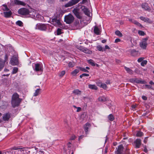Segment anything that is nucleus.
<instances>
[{"label":"nucleus","instance_id":"13","mask_svg":"<svg viewBox=\"0 0 154 154\" xmlns=\"http://www.w3.org/2000/svg\"><path fill=\"white\" fill-rule=\"evenodd\" d=\"M134 145L135 148H140V146L141 145V140L139 139H137L134 142Z\"/></svg>","mask_w":154,"mask_h":154},{"label":"nucleus","instance_id":"6","mask_svg":"<svg viewBox=\"0 0 154 154\" xmlns=\"http://www.w3.org/2000/svg\"><path fill=\"white\" fill-rule=\"evenodd\" d=\"M148 38H143L140 43V47L143 49H145L147 45V41Z\"/></svg>","mask_w":154,"mask_h":154},{"label":"nucleus","instance_id":"60","mask_svg":"<svg viewBox=\"0 0 154 154\" xmlns=\"http://www.w3.org/2000/svg\"><path fill=\"white\" fill-rule=\"evenodd\" d=\"M71 143L70 142H69L68 143L67 145L68 147H71L70 144Z\"/></svg>","mask_w":154,"mask_h":154},{"label":"nucleus","instance_id":"37","mask_svg":"<svg viewBox=\"0 0 154 154\" xmlns=\"http://www.w3.org/2000/svg\"><path fill=\"white\" fill-rule=\"evenodd\" d=\"M108 119L110 121H112L114 119L113 115L111 114H110L108 117Z\"/></svg>","mask_w":154,"mask_h":154},{"label":"nucleus","instance_id":"22","mask_svg":"<svg viewBox=\"0 0 154 154\" xmlns=\"http://www.w3.org/2000/svg\"><path fill=\"white\" fill-rule=\"evenodd\" d=\"M5 66V62L1 59H0V71Z\"/></svg>","mask_w":154,"mask_h":154},{"label":"nucleus","instance_id":"32","mask_svg":"<svg viewBox=\"0 0 154 154\" xmlns=\"http://www.w3.org/2000/svg\"><path fill=\"white\" fill-rule=\"evenodd\" d=\"M88 62L90 64L93 66H95L96 64H97L95 63L94 61L92 60H89L88 61Z\"/></svg>","mask_w":154,"mask_h":154},{"label":"nucleus","instance_id":"30","mask_svg":"<svg viewBox=\"0 0 154 154\" xmlns=\"http://www.w3.org/2000/svg\"><path fill=\"white\" fill-rule=\"evenodd\" d=\"M78 69H79L80 70L86 72H88V71L86 69L84 68H82L81 67H77Z\"/></svg>","mask_w":154,"mask_h":154},{"label":"nucleus","instance_id":"49","mask_svg":"<svg viewBox=\"0 0 154 154\" xmlns=\"http://www.w3.org/2000/svg\"><path fill=\"white\" fill-rule=\"evenodd\" d=\"M8 59V56L7 54H6L5 55V60L4 61H3V62H4L5 63V62H6Z\"/></svg>","mask_w":154,"mask_h":154},{"label":"nucleus","instance_id":"31","mask_svg":"<svg viewBox=\"0 0 154 154\" xmlns=\"http://www.w3.org/2000/svg\"><path fill=\"white\" fill-rule=\"evenodd\" d=\"M97 49L100 51H105V49L103 48L100 45H98L97 47Z\"/></svg>","mask_w":154,"mask_h":154},{"label":"nucleus","instance_id":"19","mask_svg":"<svg viewBox=\"0 0 154 154\" xmlns=\"http://www.w3.org/2000/svg\"><path fill=\"white\" fill-rule=\"evenodd\" d=\"M10 118V115L8 113L4 114L3 116V119L4 121H8Z\"/></svg>","mask_w":154,"mask_h":154},{"label":"nucleus","instance_id":"53","mask_svg":"<svg viewBox=\"0 0 154 154\" xmlns=\"http://www.w3.org/2000/svg\"><path fill=\"white\" fill-rule=\"evenodd\" d=\"M104 49H105V51L106 49L109 50V49H110V48L109 47V46H108L107 45H106L105 46V48Z\"/></svg>","mask_w":154,"mask_h":154},{"label":"nucleus","instance_id":"39","mask_svg":"<svg viewBox=\"0 0 154 154\" xmlns=\"http://www.w3.org/2000/svg\"><path fill=\"white\" fill-rule=\"evenodd\" d=\"M18 69L17 67H14L13 69L12 73L14 74L16 73L18 71Z\"/></svg>","mask_w":154,"mask_h":154},{"label":"nucleus","instance_id":"29","mask_svg":"<svg viewBox=\"0 0 154 154\" xmlns=\"http://www.w3.org/2000/svg\"><path fill=\"white\" fill-rule=\"evenodd\" d=\"M88 88H89L96 90L97 89V87L94 85H88Z\"/></svg>","mask_w":154,"mask_h":154},{"label":"nucleus","instance_id":"45","mask_svg":"<svg viewBox=\"0 0 154 154\" xmlns=\"http://www.w3.org/2000/svg\"><path fill=\"white\" fill-rule=\"evenodd\" d=\"M100 87L103 88L104 89H106L107 87L106 84L102 83Z\"/></svg>","mask_w":154,"mask_h":154},{"label":"nucleus","instance_id":"3","mask_svg":"<svg viewBox=\"0 0 154 154\" xmlns=\"http://www.w3.org/2000/svg\"><path fill=\"white\" fill-rule=\"evenodd\" d=\"M48 26L47 24L38 23L36 26L35 29L41 31H46Z\"/></svg>","mask_w":154,"mask_h":154},{"label":"nucleus","instance_id":"52","mask_svg":"<svg viewBox=\"0 0 154 154\" xmlns=\"http://www.w3.org/2000/svg\"><path fill=\"white\" fill-rule=\"evenodd\" d=\"M102 83H101V82H97V85L98 86H99L100 87H101Z\"/></svg>","mask_w":154,"mask_h":154},{"label":"nucleus","instance_id":"34","mask_svg":"<svg viewBox=\"0 0 154 154\" xmlns=\"http://www.w3.org/2000/svg\"><path fill=\"white\" fill-rule=\"evenodd\" d=\"M75 65V63L73 62H70L68 64V66L69 67H72Z\"/></svg>","mask_w":154,"mask_h":154},{"label":"nucleus","instance_id":"63","mask_svg":"<svg viewBox=\"0 0 154 154\" xmlns=\"http://www.w3.org/2000/svg\"><path fill=\"white\" fill-rule=\"evenodd\" d=\"M106 42V40L105 39L103 40H102V42L103 43H105Z\"/></svg>","mask_w":154,"mask_h":154},{"label":"nucleus","instance_id":"44","mask_svg":"<svg viewBox=\"0 0 154 154\" xmlns=\"http://www.w3.org/2000/svg\"><path fill=\"white\" fill-rule=\"evenodd\" d=\"M147 62V61L146 60H144L141 63V65L142 66H143L146 65Z\"/></svg>","mask_w":154,"mask_h":154},{"label":"nucleus","instance_id":"51","mask_svg":"<svg viewBox=\"0 0 154 154\" xmlns=\"http://www.w3.org/2000/svg\"><path fill=\"white\" fill-rule=\"evenodd\" d=\"M143 59L144 58L142 57L138 59L137 61L138 62H140L143 61Z\"/></svg>","mask_w":154,"mask_h":154},{"label":"nucleus","instance_id":"23","mask_svg":"<svg viewBox=\"0 0 154 154\" xmlns=\"http://www.w3.org/2000/svg\"><path fill=\"white\" fill-rule=\"evenodd\" d=\"M82 52L88 54H91L92 53L91 51L89 49L85 48H84V49Z\"/></svg>","mask_w":154,"mask_h":154},{"label":"nucleus","instance_id":"59","mask_svg":"<svg viewBox=\"0 0 154 154\" xmlns=\"http://www.w3.org/2000/svg\"><path fill=\"white\" fill-rule=\"evenodd\" d=\"M143 151L144 152H147L148 151H147V149H146V148L145 147L143 149Z\"/></svg>","mask_w":154,"mask_h":154},{"label":"nucleus","instance_id":"27","mask_svg":"<svg viewBox=\"0 0 154 154\" xmlns=\"http://www.w3.org/2000/svg\"><path fill=\"white\" fill-rule=\"evenodd\" d=\"M79 69H76L74 70L71 72V74L73 76H75L79 72Z\"/></svg>","mask_w":154,"mask_h":154},{"label":"nucleus","instance_id":"48","mask_svg":"<svg viewBox=\"0 0 154 154\" xmlns=\"http://www.w3.org/2000/svg\"><path fill=\"white\" fill-rule=\"evenodd\" d=\"M138 33L140 35L142 36H143L145 35V33L144 32L141 31H139L138 32Z\"/></svg>","mask_w":154,"mask_h":154},{"label":"nucleus","instance_id":"57","mask_svg":"<svg viewBox=\"0 0 154 154\" xmlns=\"http://www.w3.org/2000/svg\"><path fill=\"white\" fill-rule=\"evenodd\" d=\"M81 110V108L80 107H77V112H79Z\"/></svg>","mask_w":154,"mask_h":154},{"label":"nucleus","instance_id":"43","mask_svg":"<svg viewBox=\"0 0 154 154\" xmlns=\"http://www.w3.org/2000/svg\"><path fill=\"white\" fill-rule=\"evenodd\" d=\"M3 11H8L9 10V8L7 7L6 5H3Z\"/></svg>","mask_w":154,"mask_h":154},{"label":"nucleus","instance_id":"14","mask_svg":"<svg viewBox=\"0 0 154 154\" xmlns=\"http://www.w3.org/2000/svg\"><path fill=\"white\" fill-rule=\"evenodd\" d=\"M82 10L85 14L88 17H90V12L88 9L85 6H83L82 7Z\"/></svg>","mask_w":154,"mask_h":154},{"label":"nucleus","instance_id":"41","mask_svg":"<svg viewBox=\"0 0 154 154\" xmlns=\"http://www.w3.org/2000/svg\"><path fill=\"white\" fill-rule=\"evenodd\" d=\"M143 134L142 132L139 131L137 132L136 135L137 137H141L143 135Z\"/></svg>","mask_w":154,"mask_h":154},{"label":"nucleus","instance_id":"10","mask_svg":"<svg viewBox=\"0 0 154 154\" xmlns=\"http://www.w3.org/2000/svg\"><path fill=\"white\" fill-rule=\"evenodd\" d=\"M130 81L131 82H134L137 83H140L144 84L146 82L144 80H141L137 79H131L130 80Z\"/></svg>","mask_w":154,"mask_h":154},{"label":"nucleus","instance_id":"7","mask_svg":"<svg viewBox=\"0 0 154 154\" xmlns=\"http://www.w3.org/2000/svg\"><path fill=\"white\" fill-rule=\"evenodd\" d=\"M18 12L20 14L25 15L28 14L29 13V10L26 8H22L19 9L18 10Z\"/></svg>","mask_w":154,"mask_h":154},{"label":"nucleus","instance_id":"28","mask_svg":"<svg viewBox=\"0 0 154 154\" xmlns=\"http://www.w3.org/2000/svg\"><path fill=\"white\" fill-rule=\"evenodd\" d=\"M98 100L100 101L104 102L106 101L107 99L104 96L100 97L98 98Z\"/></svg>","mask_w":154,"mask_h":154},{"label":"nucleus","instance_id":"20","mask_svg":"<svg viewBox=\"0 0 154 154\" xmlns=\"http://www.w3.org/2000/svg\"><path fill=\"white\" fill-rule=\"evenodd\" d=\"M3 14H4V16L6 18H8L10 17L12 14V12L11 11H9L8 12H4Z\"/></svg>","mask_w":154,"mask_h":154},{"label":"nucleus","instance_id":"16","mask_svg":"<svg viewBox=\"0 0 154 154\" xmlns=\"http://www.w3.org/2000/svg\"><path fill=\"white\" fill-rule=\"evenodd\" d=\"M91 125L90 124L87 122L84 126V129L85 132L86 134H88V129L91 127Z\"/></svg>","mask_w":154,"mask_h":154},{"label":"nucleus","instance_id":"50","mask_svg":"<svg viewBox=\"0 0 154 154\" xmlns=\"http://www.w3.org/2000/svg\"><path fill=\"white\" fill-rule=\"evenodd\" d=\"M145 88H147L148 89H150L152 88V86L151 85H145Z\"/></svg>","mask_w":154,"mask_h":154},{"label":"nucleus","instance_id":"5","mask_svg":"<svg viewBox=\"0 0 154 154\" xmlns=\"http://www.w3.org/2000/svg\"><path fill=\"white\" fill-rule=\"evenodd\" d=\"M10 63L13 66L17 65L19 64L17 55H14L10 60Z\"/></svg>","mask_w":154,"mask_h":154},{"label":"nucleus","instance_id":"4","mask_svg":"<svg viewBox=\"0 0 154 154\" xmlns=\"http://www.w3.org/2000/svg\"><path fill=\"white\" fill-rule=\"evenodd\" d=\"M74 20V17L71 14H69L65 16L64 21L67 24H70L72 23Z\"/></svg>","mask_w":154,"mask_h":154},{"label":"nucleus","instance_id":"36","mask_svg":"<svg viewBox=\"0 0 154 154\" xmlns=\"http://www.w3.org/2000/svg\"><path fill=\"white\" fill-rule=\"evenodd\" d=\"M17 25L20 26H23V23L20 20H18L16 23Z\"/></svg>","mask_w":154,"mask_h":154},{"label":"nucleus","instance_id":"15","mask_svg":"<svg viewBox=\"0 0 154 154\" xmlns=\"http://www.w3.org/2000/svg\"><path fill=\"white\" fill-rule=\"evenodd\" d=\"M142 7L143 9H144L145 10L150 11L151 9L148 6L147 4L144 3L142 5Z\"/></svg>","mask_w":154,"mask_h":154},{"label":"nucleus","instance_id":"1","mask_svg":"<svg viewBox=\"0 0 154 154\" xmlns=\"http://www.w3.org/2000/svg\"><path fill=\"white\" fill-rule=\"evenodd\" d=\"M22 100V99L19 98V95L16 93L12 95L11 103L12 106L14 108L18 106Z\"/></svg>","mask_w":154,"mask_h":154},{"label":"nucleus","instance_id":"2","mask_svg":"<svg viewBox=\"0 0 154 154\" xmlns=\"http://www.w3.org/2000/svg\"><path fill=\"white\" fill-rule=\"evenodd\" d=\"M51 23L54 26H58L60 27L63 28V26L60 21V19L59 18L54 17L51 21Z\"/></svg>","mask_w":154,"mask_h":154},{"label":"nucleus","instance_id":"64","mask_svg":"<svg viewBox=\"0 0 154 154\" xmlns=\"http://www.w3.org/2000/svg\"><path fill=\"white\" fill-rule=\"evenodd\" d=\"M149 84L151 85L153 84L154 85V83L152 81H151L149 82Z\"/></svg>","mask_w":154,"mask_h":154},{"label":"nucleus","instance_id":"40","mask_svg":"<svg viewBox=\"0 0 154 154\" xmlns=\"http://www.w3.org/2000/svg\"><path fill=\"white\" fill-rule=\"evenodd\" d=\"M62 30V29H61L59 28H58L57 30V34L58 35H60L61 34L63 33V32H62L61 31Z\"/></svg>","mask_w":154,"mask_h":154},{"label":"nucleus","instance_id":"9","mask_svg":"<svg viewBox=\"0 0 154 154\" xmlns=\"http://www.w3.org/2000/svg\"><path fill=\"white\" fill-rule=\"evenodd\" d=\"M73 12L77 18L81 19L82 18V14L79 12V9L75 8L73 10Z\"/></svg>","mask_w":154,"mask_h":154},{"label":"nucleus","instance_id":"38","mask_svg":"<svg viewBox=\"0 0 154 154\" xmlns=\"http://www.w3.org/2000/svg\"><path fill=\"white\" fill-rule=\"evenodd\" d=\"M115 34L120 37H121L122 36V33L119 30L116 31L115 32Z\"/></svg>","mask_w":154,"mask_h":154},{"label":"nucleus","instance_id":"33","mask_svg":"<svg viewBox=\"0 0 154 154\" xmlns=\"http://www.w3.org/2000/svg\"><path fill=\"white\" fill-rule=\"evenodd\" d=\"M132 23L140 27H142V26L140 23H139V22H138L135 20H133L132 21Z\"/></svg>","mask_w":154,"mask_h":154},{"label":"nucleus","instance_id":"61","mask_svg":"<svg viewBox=\"0 0 154 154\" xmlns=\"http://www.w3.org/2000/svg\"><path fill=\"white\" fill-rule=\"evenodd\" d=\"M137 106L136 105H133L132 106V107L133 109H134Z\"/></svg>","mask_w":154,"mask_h":154},{"label":"nucleus","instance_id":"21","mask_svg":"<svg viewBox=\"0 0 154 154\" xmlns=\"http://www.w3.org/2000/svg\"><path fill=\"white\" fill-rule=\"evenodd\" d=\"M94 32L97 35H99L100 33V31L98 27L96 26H94Z\"/></svg>","mask_w":154,"mask_h":154},{"label":"nucleus","instance_id":"42","mask_svg":"<svg viewBox=\"0 0 154 154\" xmlns=\"http://www.w3.org/2000/svg\"><path fill=\"white\" fill-rule=\"evenodd\" d=\"M131 54L133 56H134L135 54H136L137 51L134 49H133L131 51Z\"/></svg>","mask_w":154,"mask_h":154},{"label":"nucleus","instance_id":"46","mask_svg":"<svg viewBox=\"0 0 154 154\" xmlns=\"http://www.w3.org/2000/svg\"><path fill=\"white\" fill-rule=\"evenodd\" d=\"M89 75L88 74L86 73H83L80 75V78H82L83 77L88 76H89Z\"/></svg>","mask_w":154,"mask_h":154},{"label":"nucleus","instance_id":"35","mask_svg":"<svg viewBox=\"0 0 154 154\" xmlns=\"http://www.w3.org/2000/svg\"><path fill=\"white\" fill-rule=\"evenodd\" d=\"M28 14L29 15V16H32L31 17H35L36 14L35 12L34 11H33L32 12H30L29 11V13Z\"/></svg>","mask_w":154,"mask_h":154},{"label":"nucleus","instance_id":"62","mask_svg":"<svg viewBox=\"0 0 154 154\" xmlns=\"http://www.w3.org/2000/svg\"><path fill=\"white\" fill-rule=\"evenodd\" d=\"M106 83L107 84H110V81L109 80H107Z\"/></svg>","mask_w":154,"mask_h":154},{"label":"nucleus","instance_id":"8","mask_svg":"<svg viewBox=\"0 0 154 154\" xmlns=\"http://www.w3.org/2000/svg\"><path fill=\"white\" fill-rule=\"evenodd\" d=\"M80 0H71L65 5V7L67 8L72 6L77 3Z\"/></svg>","mask_w":154,"mask_h":154},{"label":"nucleus","instance_id":"56","mask_svg":"<svg viewBox=\"0 0 154 154\" xmlns=\"http://www.w3.org/2000/svg\"><path fill=\"white\" fill-rule=\"evenodd\" d=\"M84 48V47H80L78 49L81 51H83Z\"/></svg>","mask_w":154,"mask_h":154},{"label":"nucleus","instance_id":"47","mask_svg":"<svg viewBox=\"0 0 154 154\" xmlns=\"http://www.w3.org/2000/svg\"><path fill=\"white\" fill-rule=\"evenodd\" d=\"M65 72L64 71H63L59 74V76L60 77L63 76L65 74Z\"/></svg>","mask_w":154,"mask_h":154},{"label":"nucleus","instance_id":"26","mask_svg":"<svg viewBox=\"0 0 154 154\" xmlns=\"http://www.w3.org/2000/svg\"><path fill=\"white\" fill-rule=\"evenodd\" d=\"M73 93L76 95H80L81 94L82 92L79 90L78 89H75L73 91Z\"/></svg>","mask_w":154,"mask_h":154},{"label":"nucleus","instance_id":"11","mask_svg":"<svg viewBox=\"0 0 154 154\" xmlns=\"http://www.w3.org/2000/svg\"><path fill=\"white\" fill-rule=\"evenodd\" d=\"M34 70L36 71H43V68L41 64L39 63H36L35 64V68Z\"/></svg>","mask_w":154,"mask_h":154},{"label":"nucleus","instance_id":"24","mask_svg":"<svg viewBox=\"0 0 154 154\" xmlns=\"http://www.w3.org/2000/svg\"><path fill=\"white\" fill-rule=\"evenodd\" d=\"M41 91V89L40 88L37 89L34 93L33 96L36 97L38 95L40 94Z\"/></svg>","mask_w":154,"mask_h":154},{"label":"nucleus","instance_id":"12","mask_svg":"<svg viewBox=\"0 0 154 154\" xmlns=\"http://www.w3.org/2000/svg\"><path fill=\"white\" fill-rule=\"evenodd\" d=\"M123 147L122 145L118 146L117 150L116 152V154H123Z\"/></svg>","mask_w":154,"mask_h":154},{"label":"nucleus","instance_id":"55","mask_svg":"<svg viewBox=\"0 0 154 154\" xmlns=\"http://www.w3.org/2000/svg\"><path fill=\"white\" fill-rule=\"evenodd\" d=\"M120 39L119 38H116L115 40V42L117 43L118 42H119L120 41Z\"/></svg>","mask_w":154,"mask_h":154},{"label":"nucleus","instance_id":"58","mask_svg":"<svg viewBox=\"0 0 154 154\" xmlns=\"http://www.w3.org/2000/svg\"><path fill=\"white\" fill-rule=\"evenodd\" d=\"M75 136H72L70 138V140H73L75 139Z\"/></svg>","mask_w":154,"mask_h":154},{"label":"nucleus","instance_id":"54","mask_svg":"<svg viewBox=\"0 0 154 154\" xmlns=\"http://www.w3.org/2000/svg\"><path fill=\"white\" fill-rule=\"evenodd\" d=\"M142 98L144 100H146L147 99V97L145 96H143Z\"/></svg>","mask_w":154,"mask_h":154},{"label":"nucleus","instance_id":"17","mask_svg":"<svg viewBox=\"0 0 154 154\" xmlns=\"http://www.w3.org/2000/svg\"><path fill=\"white\" fill-rule=\"evenodd\" d=\"M140 20L145 22L148 23H152V21L148 18L143 17H140Z\"/></svg>","mask_w":154,"mask_h":154},{"label":"nucleus","instance_id":"25","mask_svg":"<svg viewBox=\"0 0 154 154\" xmlns=\"http://www.w3.org/2000/svg\"><path fill=\"white\" fill-rule=\"evenodd\" d=\"M124 68L127 72L128 73L131 74H132L133 73V71L129 68L127 67L126 66H125Z\"/></svg>","mask_w":154,"mask_h":154},{"label":"nucleus","instance_id":"18","mask_svg":"<svg viewBox=\"0 0 154 154\" xmlns=\"http://www.w3.org/2000/svg\"><path fill=\"white\" fill-rule=\"evenodd\" d=\"M14 3L16 5H21L24 6L26 4L25 2L19 0H14Z\"/></svg>","mask_w":154,"mask_h":154}]
</instances>
